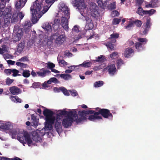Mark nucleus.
Segmentation results:
<instances>
[{
  "label": "nucleus",
  "mask_w": 160,
  "mask_h": 160,
  "mask_svg": "<svg viewBox=\"0 0 160 160\" xmlns=\"http://www.w3.org/2000/svg\"><path fill=\"white\" fill-rule=\"evenodd\" d=\"M107 1V0H96L98 5L101 7H102L106 5Z\"/></svg>",
  "instance_id": "c756f323"
},
{
  "label": "nucleus",
  "mask_w": 160,
  "mask_h": 160,
  "mask_svg": "<svg viewBox=\"0 0 160 160\" xmlns=\"http://www.w3.org/2000/svg\"><path fill=\"white\" fill-rule=\"evenodd\" d=\"M13 124L10 122L2 123L0 125V129L7 132L9 133L12 135L16 134V130L13 128Z\"/></svg>",
  "instance_id": "1a4fd4ad"
},
{
  "label": "nucleus",
  "mask_w": 160,
  "mask_h": 160,
  "mask_svg": "<svg viewBox=\"0 0 160 160\" xmlns=\"http://www.w3.org/2000/svg\"><path fill=\"white\" fill-rule=\"evenodd\" d=\"M31 119L32 120V121L39 120V119L38 118H37L35 115L34 114L32 115L31 116Z\"/></svg>",
  "instance_id": "0e129e2a"
},
{
  "label": "nucleus",
  "mask_w": 160,
  "mask_h": 160,
  "mask_svg": "<svg viewBox=\"0 0 160 160\" xmlns=\"http://www.w3.org/2000/svg\"><path fill=\"white\" fill-rule=\"evenodd\" d=\"M134 51L131 48H126L124 52L123 55L126 58H130L134 53Z\"/></svg>",
  "instance_id": "dca6fc26"
},
{
  "label": "nucleus",
  "mask_w": 160,
  "mask_h": 160,
  "mask_svg": "<svg viewBox=\"0 0 160 160\" xmlns=\"http://www.w3.org/2000/svg\"><path fill=\"white\" fill-rule=\"evenodd\" d=\"M72 4L80 12L87 22L85 28L91 30L93 27L91 17L97 19L99 17L98 8L95 3H90L87 8L84 0H72Z\"/></svg>",
  "instance_id": "f03ea898"
},
{
  "label": "nucleus",
  "mask_w": 160,
  "mask_h": 160,
  "mask_svg": "<svg viewBox=\"0 0 160 160\" xmlns=\"http://www.w3.org/2000/svg\"><path fill=\"white\" fill-rule=\"evenodd\" d=\"M79 31V27L77 25L75 26L72 29L73 32H77Z\"/></svg>",
  "instance_id": "864d4df0"
},
{
  "label": "nucleus",
  "mask_w": 160,
  "mask_h": 160,
  "mask_svg": "<svg viewBox=\"0 0 160 160\" xmlns=\"http://www.w3.org/2000/svg\"><path fill=\"white\" fill-rule=\"evenodd\" d=\"M104 58L103 56L98 57V59L95 60L96 62H101L104 61Z\"/></svg>",
  "instance_id": "49530a36"
},
{
  "label": "nucleus",
  "mask_w": 160,
  "mask_h": 160,
  "mask_svg": "<svg viewBox=\"0 0 160 160\" xmlns=\"http://www.w3.org/2000/svg\"><path fill=\"white\" fill-rule=\"evenodd\" d=\"M16 65L17 66H19L22 68H27L28 67V66L27 65V64L20 62H17L16 63Z\"/></svg>",
  "instance_id": "473e14b6"
},
{
  "label": "nucleus",
  "mask_w": 160,
  "mask_h": 160,
  "mask_svg": "<svg viewBox=\"0 0 160 160\" xmlns=\"http://www.w3.org/2000/svg\"><path fill=\"white\" fill-rule=\"evenodd\" d=\"M12 69H7L4 70V72L7 75H9L12 73Z\"/></svg>",
  "instance_id": "13d9d810"
},
{
  "label": "nucleus",
  "mask_w": 160,
  "mask_h": 160,
  "mask_svg": "<svg viewBox=\"0 0 160 160\" xmlns=\"http://www.w3.org/2000/svg\"><path fill=\"white\" fill-rule=\"evenodd\" d=\"M50 83H48V81L47 82H45L42 84V87L46 89L50 87Z\"/></svg>",
  "instance_id": "a18cd8bd"
},
{
  "label": "nucleus",
  "mask_w": 160,
  "mask_h": 160,
  "mask_svg": "<svg viewBox=\"0 0 160 160\" xmlns=\"http://www.w3.org/2000/svg\"><path fill=\"white\" fill-rule=\"evenodd\" d=\"M10 98L12 102L15 103H20L22 102L21 99L17 96H12L10 97Z\"/></svg>",
  "instance_id": "a878e982"
},
{
  "label": "nucleus",
  "mask_w": 160,
  "mask_h": 160,
  "mask_svg": "<svg viewBox=\"0 0 160 160\" xmlns=\"http://www.w3.org/2000/svg\"><path fill=\"white\" fill-rule=\"evenodd\" d=\"M9 90L11 93L13 95H17L21 92L20 89L15 86L10 88Z\"/></svg>",
  "instance_id": "f3484780"
},
{
  "label": "nucleus",
  "mask_w": 160,
  "mask_h": 160,
  "mask_svg": "<svg viewBox=\"0 0 160 160\" xmlns=\"http://www.w3.org/2000/svg\"><path fill=\"white\" fill-rule=\"evenodd\" d=\"M119 14V12L116 10L113 11L111 13L112 16L113 17L118 16Z\"/></svg>",
  "instance_id": "c03bdc74"
},
{
  "label": "nucleus",
  "mask_w": 160,
  "mask_h": 160,
  "mask_svg": "<svg viewBox=\"0 0 160 160\" xmlns=\"http://www.w3.org/2000/svg\"><path fill=\"white\" fill-rule=\"evenodd\" d=\"M14 33H16V35L14 38V40L16 41L19 40L22 35V29H17L16 28H14Z\"/></svg>",
  "instance_id": "2eb2a0df"
},
{
  "label": "nucleus",
  "mask_w": 160,
  "mask_h": 160,
  "mask_svg": "<svg viewBox=\"0 0 160 160\" xmlns=\"http://www.w3.org/2000/svg\"><path fill=\"white\" fill-rule=\"evenodd\" d=\"M31 26V23L29 21H27L26 22L25 24V28L27 27H30Z\"/></svg>",
  "instance_id": "69168bd1"
},
{
  "label": "nucleus",
  "mask_w": 160,
  "mask_h": 160,
  "mask_svg": "<svg viewBox=\"0 0 160 160\" xmlns=\"http://www.w3.org/2000/svg\"><path fill=\"white\" fill-rule=\"evenodd\" d=\"M117 62L118 66H120L123 64V61L121 59H118L117 61Z\"/></svg>",
  "instance_id": "052dcab7"
},
{
  "label": "nucleus",
  "mask_w": 160,
  "mask_h": 160,
  "mask_svg": "<svg viewBox=\"0 0 160 160\" xmlns=\"http://www.w3.org/2000/svg\"><path fill=\"white\" fill-rule=\"evenodd\" d=\"M119 53L116 52H114L112 53L110 55V58L111 59L115 60L119 57Z\"/></svg>",
  "instance_id": "4be33fe9"
},
{
  "label": "nucleus",
  "mask_w": 160,
  "mask_h": 160,
  "mask_svg": "<svg viewBox=\"0 0 160 160\" xmlns=\"http://www.w3.org/2000/svg\"><path fill=\"white\" fill-rule=\"evenodd\" d=\"M152 25L151 22V19L150 18H148L147 20L145 25V28L142 32L143 34H146L148 33L149 30L150 29Z\"/></svg>",
  "instance_id": "4468645a"
},
{
  "label": "nucleus",
  "mask_w": 160,
  "mask_h": 160,
  "mask_svg": "<svg viewBox=\"0 0 160 160\" xmlns=\"http://www.w3.org/2000/svg\"><path fill=\"white\" fill-rule=\"evenodd\" d=\"M39 37L40 39V42L44 44H47L48 42L54 40L57 44L60 45L63 43L66 39L64 34L60 35L53 34L51 37L50 39L47 38L46 37H44L42 35H40Z\"/></svg>",
  "instance_id": "423d86ee"
},
{
  "label": "nucleus",
  "mask_w": 160,
  "mask_h": 160,
  "mask_svg": "<svg viewBox=\"0 0 160 160\" xmlns=\"http://www.w3.org/2000/svg\"><path fill=\"white\" fill-rule=\"evenodd\" d=\"M90 33V31L88 30L86 31L85 35H84L88 39H91L93 37V35H91L90 36H89V34Z\"/></svg>",
  "instance_id": "37998d69"
},
{
  "label": "nucleus",
  "mask_w": 160,
  "mask_h": 160,
  "mask_svg": "<svg viewBox=\"0 0 160 160\" xmlns=\"http://www.w3.org/2000/svg\"><path fill=\"white\" fill-rule=\"evenodd\" d=\"M17 14H14L12 18L11 22H15L17 21Z\"/></svg>",
  "instance_id": "ea45409f"
},
{
  "label": "nucleus",
  "mask_w": 160,
  "mask_h": 160,
  "mask_svg": "<svg viewBox=\"0 0 160 160\" xmlns=\"http://www.w3.org/2000/svg\"><path fill=\"white\" fill-rule=\"evenodd\" d=\"M29 60L28 58L27 57H24L19 59L18 61L21 62H25L26 61H28Z\"/></svg>",
  "instance_id": "3c124183"
},
{
  "label": "nucleus",
  "mask_w": 160,
  "mask_h": 160,
  "mask_svg": "<svg viewBox=\"0 0 160 160\" xmlns=\"http://www.w3.org/2000/svg\"><path fill=\"white\" fill-rule=\"evenodd\" d=\"M121 20L118 18H115L114 19L112 22V23L113 25H116L118 24Z\"/></svg>",
  "instance_id": "a19ab883"
},
{
  "label": "nucleus",
  "mask_w": 160,
  "mask_h": 160,
  "mask_svg": "<svg viewBox=\"0 0 160 160\" xmlns=\"http://www.w3.org/2000/svg\"><path fill=\"white\" fill-rule=\"evenodd\" d=\"M25 46V43L22 42L18 45L17 48V50L18 52H20L23 50Z\"/></svg>",
  "instance_id": "bb28decb"
},
{
  "label": "nucleus",
  "mask_w": 160,
  "mask_h": 160,
  "mask_svg": "<svg viewBox=\"0 0 160 160\" xmlns=\"http://www.w3.org/2000/svg\"><path fill=\"white\" fill-rule=\"evenodd\" d=\"M45 117V122L44 129L41 130H37L29 134L26 131H21L17 136L18 140L23 146L27 144L29 146L34 145L37 142L42 141L41 137L52 129V125L55 123V128L58 132L62 130L61 126L62 110H59L57 112L56 117L53 116L54 113L51 110L45 109L43 112Z\"/></svg>",
  "instance_id": "f257e3e1"
},
{
  "label": "nucleus",
  "mask_w": 160,
  "mask_h": 160,
  "mask_svg": "<svg viewBox=\"0 0 160 160\" xmlns=\"http://www.w3.org/2000/svg\"><path fill=\"white\" fill-rule=\"evenodd\" d=\"M41 83L39 82L35 83L33 84L32 87L34 88H38L39 87Z\"/></svg>",
  "instance_id": "5fc2aeb1"
},
{
  "label": "nucleus",
  "mask_w": 160,
  "mask_h": 160,
  "mask_svg": "<svg viewBox=\"0 0 160 160\" xmlns=\"http://www.w3.org/2000/svg\"><path fill=\"white\" fill-rule=\"evenodd\" d=\"M146 10H143V9L141 7H139L137 9L136 12L140 16H143L145 14V12Z\"/></svg>",
  "instance_id": "393cba45"
},
{
  "label": "nucleus",
  "mask_w": 160,
  "mask_h": 160,
  "mask_svg": "<svg viewBox=\"0 0 160 160\" xmlns=\"http://www.w3.org/2000/svg\"><path fill=\"white\" fill-rule=\"evenodd\" d=\"M2 4H0V17L3 16L4 18V22L5 24H7L10 22V17L11 16V14L7 13L6 14L4 12V8L6 2H8L10 0H0Z\"/></svg>",
  "instance_id": "6e6552de"
},
{
  "label": "nucleus",
  "mask_w": 160,
  "mask_h": 160,
  "mask_svg": "<svg viewBox=\"0 0 160 160\" xmlns=\"http://www.w3.org/2000/svg\"><path fill=\"white\" fill-rule=\"evenodd\" d=\"M19 71L18 70L16 69H12V75L13 77H16L18 76H19L20 75L18 73Z\"/></svg>",
  "instance_id": "e433bc0d"
},
{
  "label": "nucleus",
  "mask_w": 160,
  "mask_h": 160,
  "mask_svg": "<svg viewBox=\"0 0 160 160\" xmlns=\"http://www.w3.org/2000/svg\"><path fill=\"white\" fill-rule=\"evenodd\" d=\"M13 81V79H11L9 78H8L6 80V83L7 85H10Z\"/></svg>",
  "instance_id": "603ef678"
},
{
  "label": "nucleus",
  "mask_w": 160,
  "mask_h": 160,
  "mask_svg": "<svg viewBox=\"0 0 160 160\" xmlns=\"http://www.w3.org/2000/svg\"><path fill=\"white\" fill-rule=\"evenodd\" d=\"M145 7L146 8H154V5L153 4H152L151 2H149V3H147L146 4Z\"/></svg>",
  "instance_id": "09e8293b"
},
{
  "label": "nucleus",
  "mask_w": 160,
  "mask_h": 160,
  "mask_svg": "<svg viewBox=\"0 0 160 160\" xmlns=\"http://www.w3.org/2000/svg\"><path fill=\"white\" fill-rule=\"evenodd\" d=\"M61 24L60 20L58 18H56L52 23V28L54 29L57 30L60 27Z\"/></svg>",
  "instance_id": "6ab92c4d"
},
{
  "label": "nucleus",
  "mask_w": 160,
  "mask_h": 160,
  "mask_svg": "<svg viewBox=\"0 0 160 160\" xmlns=\"http://www.w3.org/2000/svg\"><path fill=\"white\" fill-rule=\"evenodd\" d=\"M134 23L138 27H140L142 24V22L140 20H137Z\"/></svg>",
  "instance_id": "79ce46f5"
},
{
  "label": "nucleus",
  "mask_w": 160,
  "mask_h": 160,
  "mask_svg": "<svg viewBox=\"0 0 160 160\" xmlns=\"http://www.w3.org/2000/svg\"><path fill=\"white\" fill-rule=\"evenodd\" d=\"M58 17H61V23L63 28L66 31L68 29V19L70 17V12L68 7L62 2L59 3L58 6Z\"/></svg>",
  "instance_id": "20e7f679"
},
{
  "label": "nucleus",
  "mask_w": 160,
  "mask_h": 160,
  "mask_svg": "<svg viewBox=\"0 0 160 160\" xmlns=\"http://www.w3.org/2000/svg\"><path fill=\"white\" fill-rule=\"evenodd\" d=\"M108 71V73L110 76H113L115 74L117 70L115 66V62L110 63L105 68Z\"/></svg>",
  "instance_id": "f8f14e48"
},
{
  "label": "nucleus",
  "mask_w": 160,
  "mask_h": 160,
  "mask_svg": "<svg viewBox=\"0 0 160 160\" xmlns=\"http://www.w3.org/2000/svg\"><path fill=\"white\" fill-rule=\"evenodd\" d=\"M137 40L138 42L135 43V47L136 49L138 51H141L144 50L145 49L143 45L146 44L148 40L147 39L145 38H138Z\"/></svg>",
  "instance_id": "9d476101"
},
{
  "label": "nucleus",
  "mask_w": 160,
  "mask_h": 160,
  "mask_svg": "<svg viewBox=\"0 0 160 160\" xmlns=\"http://www.w3.org/2000/svg\"><path fill=\"white\" fill-rule=\"evenodd\" d=\"M44 0H36L31 6L30 10L33 24L36 23L48 10L45 5H44Z\"/></svg>",
  "instance_id": "7ed1b4c3"
},
{
  "label": "nucleus",
  "mask_w": 160,
  "mask_h": 160,
  "mask_svg": "<svg viewBox=\"0 0 160 160\" xmlns=\"http://www.w3.org/2000/svg\"><path fill=\"white\" fill-rule=\"evenodd\" d=\"M112 42H108L107 43L106 46H107L108 48H110L111 50H115V49L114 47V44H112Z\"/></svg>",
  "instance_id": "c9c22d12"
},
{
  "label": "nucleus",
  "mask_w": 160,
  "mask_h": 160,
  "mask_svg": "<svg viewBox=\"0 0 160 160\" xmlns=\"http://www.w3.org/2000/svg\"><path fill=\"white\" fill-rule=\"evenodd\" d=\"M27 0H15L14 4L16 9H19L22 8L25 5Z\"/></svg>",
  "instance_id": "ddd939ff"
},
{
  "label": "nucleus",
  "mask_w": 160,
  "mask_h": 160,
  "mask_svg": "<svg viewBox=\"0 0 160 160\" xmlns=\"http://www.w3.org/2000/svg\"><path fill=\"white\" fill-rule=\"evenodd\" d=\"M22 75L25 77H28L30 75V71L28 70H24L23 71Z\"/></svg>",
  "instance_id": "72a5a7b5"
},
{
  "label": "nucleus",
  "mask_w": 160,
  "mask_h": 160,
  "mask_svg": "<svg viewBox=\"0 0 160 160\" xmlns=\"http://www.w3.org/2000/svg\"><path fill=\"white\" fill-rule=\"evenodd\" d=\"M42 27L48 33H49L52 31L51 26L48 22H46L43 24L42 26Z\"/></svg>",
  "instance_id": "a211bd4d"
},
{
  "label": "nucleus",
  "mask_w": 160,
  "mask_h": 160,
  "mask_svg": "<svg viewBox=\"0 0 160 160\" xmlns=\"http://www.w3.org/2000/svg\"><path fill=\"white\" fill-rule=\"evenodd\" d=\"M66 109H64L63 110H62V115H68V113L69 112L67 111L66 110Z\"/></svg>",
  "instance_id": "bf43d9fd"
},
{
  "label": "nucleus",
  "mask_w": 160,
  "mask_h": 160,
  "mask_svg": "<svg viewBox=\"0 0 160 160\" xmlns=\"http://www.w3.org/2000/svg\"><path fill=\"white\" fill-rule=\"evenodd\" d=\"M3 57L5 59H6L8 58L12 59L13 58V56L12 55L9 54H6L3 55Z\"/></svg>",
  "instance_id": "8fccbe9b"
},
{
  "label": "nucleus",
  "mask_w": 160,
  "mask_h": 160,
  "mask_svg": "<svg viewBox=\"0 0 160 160\" xmlns=\"http://www.w3.org/2000/svg\"><path fill=\"white\" fill-rule=\"evenodd\" d=\"M96 109L97 111L99 112V115H101L103 118H106L110 119H112V114L108 110L105 109H100L99 108Z\"/></svg>",
  "instance_id": "9b49d317"
},
{
  "label": "nucleus",
  "mask_w": 160,
  "mask_h": 160,
  "mask_svg": "<svg viewBox=\"0 0 160 160\" xmlns=\"http://www.w3.org/2000/svg\"><path fill=\"white\" fill-rule=\"evenodd\" d=\"M118 37L119 34L118 33L113 32L110 35L109 39L112 40V43H115L116 42V39L118 38Z\"/></svg>",
  "instance_id": "412c9836"
},
{
  "label": "nucleus",
  "mask_w": 160,
  "mask_h": 160,
  "mask_svg": "<svg viewBox=\"0 0 160 160\" xmlns=\"http://www.w3.org/2000/svg\"><path fill=\"white\" fill-rule=\"evenodd\" d=\"M2 49L3 52H7L8 50V48L6 47L5 45H3L2 46Z\"/></svg>",
  "instance_id": "338daca9"
},
{
  "label": "nucleus",
  "mask_w": 160,
  "mask_h": 160,
  "mask_svg": "<svg viewBox=\"0 0 160 160\" xmlns=\"http://www.w3.org/2000/svg\"><path fill=\"white\" fill-rule=\"evenodd\" d=\"M47 67L51 70L55 67V64L52 62H48L47 63Z\"/></svg>",
  "instance_id": "58836bf2"
},
{
  "label": "nucleus",
  "mask_w": 160,
  "mask_h": 160,
  "mask_svg": "<svg viewBox=\"0 0 160 160\" xmlns=\"http://www.w3.org/2000/svg\"><path fill=\"white\" fill-rule=\"evenodd\" d=\"M70 92L71 95L73 96H75L78 95L77 91L75 90L70 91Z\"/></svg>",
  "instance_id": "4d7b16f0"
},
{
  "label": "nucleus",
  "mask_w": 160,
  "mask_h": 160,
  "mask_svg": "<svg viewBox=\"0 0 160 160\" xmlns=\"http://www.w3.org/2000/svg\"><path fill=\"white\" fill-rule=\"evenodd\" d=\"M17 14V16L19 17L21 19H22L24 16V14L22 12H20Z\"/></svg>",
  "instance_id": "e2e57ef3"
},
{
  "label": "nucleus",
  "mask_w": 160,
  "mask_h": 160,
  "mask_svg": "<svg viewBox=\"0 0 160 160\" xmlns=\"http://www.w3.org/2000/svg\"><path fill=\"white\" fill-rule=\"evenodd\" d=\"M60 90L63 93V94L66 95L68 96L69 95V93L68 91L64 87H62L60 88Z\"/></svg>",
  "instance_id": "f704fd0d"
},
{
  "label": "nucleus",
  "mask_w": 160,
  "mask_h": 160,
  "mask_svg": "<svg viewBox=\"0 0 160 160\" xmlns=\"http://www.w3.org/2000/svg\"><path fill=\"white\" fill-rule=\"evenodd\" d=\"M48 72V70L42 69L38 72H37V74L40 77H44L45 76L46 73Z\"/></svg>",
  "instance_id": "5701e85b"
},
{
  "label": "nucleus",
  "mask_w": 160,
  "mask_h": 160,
  "mask_svg": "<svg viewBox=\"0 0 160 160\" xmlns=\"http://www.w3.org/2000/svg\"><path fill=\"white\" fill-rule=\"evenodd\" d=\"M103 84L102 81H98L95 82L93 84V86L95 88H98L102 86Z\"/></svg>",
  "instance_id": "7c9ffc66"
},
{
  "label": "nucleus",
  "mask_w": 160,
  "mask_h": 160,
  "mask_svg": "<svg viewBox=\"0 0 160 160\" xmlns=\"http://www.w3.org/2000/svg\"><path fill=\"white\" fill-rule=\"evenodd\" d=\"M152 4L154 5V8L157 6L158 4V0H153L151 1Z\"/></svg>",
  "instance_id": "6e6d98bb"
},
{
  "label": "nucleus",
  "mask_w": 160,
  "mask_h": 160,
  "mask_svg": "<svg viewBox=\"0 0 160 160\" xmlns=\"http://www.w3.org/2000/svg\"><path fill=\"white\" fill-rule=\"evenodd\" d=\"M78 114L80 118L82 119V122L86 120V115L88 114H90L93 113V115L89 116L88 119L91 121H94L96 120H100L102 119V117L99 115V112L98 111L95 112L92 110H87L80 111L78 112Z\"/></svg>",
  "instance_id": "0eeeda50"
},
{
  "label": "nucleus",
  "mask_w": 160,
  "mask_h": 160,
  "mask_svg": "<svg viewBox=\"0 0 160 160\" xmlns=\"http://www.w3.org/2000/svg\"><path fill=\"white\" fill-rule=\"evenodd\" d=\"M7 62L8 64L12 65H14L15 63V61L11 60H7Z\"/></svg>",
  "instance_id": "774afa93"
},
{
  "label": "nucleus",
  "mask_w": 160,
  "mask_h": 160,
  "mask_svg": "<svg viewBox=\"0 0 160 160\" xmlns=\"http://www.w3.org/2000/svg\"><path fill=\"white\" fill-rule=\"evenodd\" d=\"M58 82L57 79L55 78H50L49 80L48 81V83H51V82H54L57 83Z\"/></svg>",
  "instance_id": "4c0bfd02"
},
{
  "label": "nucleus",
  "mask_w": 160,
  "mask_h": 160,
  "mask_svg": "<svg viewBox=\"0 0 160 160\" xmlns=\"http://www.w3.org/2000/svg\"><path fill=\"white\" fill-rule=\"evenodd\" d=\"M39 120H36L34 121H32V126H34V127H36L38 126L39 124Z\"/></svg>",
  "instance_id": "680f3d73"
},
{
  "label": "nucleus",
  "mask_w": 160,
  "mask_h": 160,
  "mask_svg": "<svg viewBox=\"0 0 160 160\" xmlns=\"http://www.w3.org/2000/svg\"><path fill=\"white\" fill-rule=\"evenodd\" d=\"M156 12L155 10L154 9H151L149 10H146L145 12V14H148L149 16H151L154 14Z\"/></svg>",
  "instance_id": "2f4dec72"
},
{
  "label": "nucleus",
  "mask_w": 160,
  "mask_h": 160,
  "mask_svg": "<svg viewBox=\"0 0 160 160\" xmlns=\"http://www.w3.org/2000/svg\"><path fill=\"white\" fill-rule=\"evenodd\" d=\"M116 7V5L115 2H113L112 3H111L109 6V8L110 9H115Z\"/></svg>",
  "instance_id": "de8ad7c7"
},
{
  "label": "nucleus",
  "mask_w": 160,
  "mask_h": 160,
  "mask_svg": "<svg viewBox=\"0 0 160 160\" xmlns=\"http://www.w3.org/2000/svg\"><path fill=\"white\" fill-rule=\"evenodd\" d=\"M58 61L60 66L61 67H65L68 64V63L66 62L63 60L59 59L58 58Z\"/></svg>",
  "instance_id": "cd10ccee"
},
{
  "label": "nucleus",
  "mask_w": 160,
  "mask_h": 160,
  "mask_svg": "<svg viewBox=\"0 0 160 160\" xmlns=\"http://www.w3.org/2000/svg\"><path fill=\"white\" fill-rule=\"evenodd\" d=\"M91 65V63L90 62H84L78 65V67H82L85 68H88Z\"/></svg>",
  "instance_id": "b1692460"
},
{
  "label": "nucleus",
  "mask_w": 160,
  "mask_h": 160,
  "mask_svg": "<svg viewBox=\"0 0 160 160\" xmlns=\"http://www.w3.org/2000/svg\"><path fill=\"white\" fill-rule=\"evenodd\" d=\"M60 77L64 80H67L71 78V76L70 74H61L60 75Z\"/></svg>",
  "instance_id": "c85d7f7f"
},
{
  "label": "nucleus",
  "mask_w": 160,
  "mask_h": 160,
  "mask_svg": "<svg viewBox=\"0 0 160 160\" xmlns=\"http://www.w3.org/2000/svg\"><path fill=\"white\" fill-rule=\"evenodd\" d=\"M127 22L128 25L125 26V28L128 30L130 29L133 27L134 22L132 21L130 19H127Z\"/></svg>",
  "instance_id": "aec40b11"
},
{
  "label": "nucleus",
  "mask_w": 160,
  "mask_h": 160,
  "mask_svg": "<svg viewBox=\"0 0 160 160\" xmlns=\"http://www.w3.org/2000/svg\"><path fill=\"white\" fill-rule=\"evenodd\" d=\"M77 109L69 110L68 115H66L62 120L61 125L68 128L71 126L74 122L78 123L82 122V119L77 114Z\"/></svg>",
  "instance_id": "39448f33"
}]
</instances>
